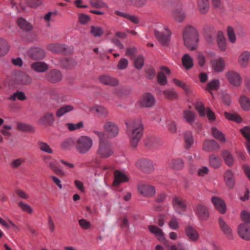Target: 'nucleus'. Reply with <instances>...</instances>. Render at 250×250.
Instances as JSON below:
<instances>
[{
    "label": "nucleus",
    "mask_w": 250,
    "mask_h": 250,
    "mask_svg": "<svg viewBox=\"0 0 250 250\" xmlns=\"http://www.w3.org/2000/svg\"><path fill=\"white\" fill-rule=\"evenodd\" d=\"M217 42L218 48L221 51L226 50L227 48L226 39L223 32L219 31L217 33Z\"/></svg>",
    "instance_id": "nucleus-39"
},
{
    "label": "nucleus",
    "mask_w": 250,
    "mask_h": 250,
    "mask_svg": "<svg viewBox=\"0 0 250 250\" xmlns=\"http://www.w3.org/2000/svg\"><path fill=\"white\" fill-rule=\"evenodd\" d=\"M185 233L187 238L190 241L196 242L199 238L198 232L191 225L185 227Z\"/></svg>",
    "instance_id": "nucleus-19"
},
{
    "label": "nucleus",
    "mask_w": 250,
    "mask_h": 250,
    "mask_svg": "<svg viewBox=\"0 0 250 250\" xmlns=\"http://www.w3.org/2000/svg\"><path fill=\"white\" fill-rule=\"evenodd\" d=\"M90 110H95L100 116L104 117H106L108 114L107 110L104 106L101 105H95L93 107L91 108Z\"/></svg>",
    "instance_id": "nucleus-52"
},
{
    "label": "nucleus",
    "mask_w": 250,
    "mask_h": 250,
    "mask_svg": "<svg viewBox=\"0 0 250 250\" xmlns=\"http://www.w3.org/2000/svg\"><path fill=\"white\" fill-rule=\"evenodd\" d=\"M237 233L242 239L250 240V226L244 223H241L238 227Z\"/></svg>",
    "instance_id": "nucleus-18"
},
{
    "label": "nucleus",
    "mask_w": 250,
    "mask_h": 250,
    "mask_svg": "<svg viewBox=\"0 0 250 250\" xmlns=\"http://www.w3.org/2000/svg\"><path fill=\"white\" fill-rule=\"evenodd\" d=\"M114 180L113 182V185L115 186H117L121 183L127 182L128 181V178L124 173L120 171L119 170H116L114 173Z\"/></svg>",
    "instance_id": "nucleus-27"
},
{
    "label": "nucleus",
    "mask_w": 250,
    "mask_h": 250,
    "mask_svg": "<svg viewBox=\"0 0 250 250\" xmlns=\"http://www.w3.org/2000/svg\"><path fill=\"white\" fill-rule=\"evenodd\" d=\"M51 99L56 101L57 103H62L68 100V96L63 93L53 91L51 93Z\"/></svg>",
    "instance_id": "nucleus-29"
},
{
    "label": "nucleus",
    "mask_w": 250,
    "mask_h": 250,
    "mask_svg": "<svg viewBox=\"0 0 250 250\" xmlns=\"http://www.w3.org/2000/svg\"><path fill=\"white\" fill-rule=\"evenodd\" d=\"M182 62L184 67L189 70L193 66L192 58L188 54H185L182 58Z\"/></svg>",
    "instance_id": "nucleus-40"
},
{
    "label": "nucleus",
    "mask_w": 250,
    "mask_h": 250,
    "mask_svg": "<svg viewBox=\"0 0 250 250\" xmlns=\"http://www.w3.org/2000/svg\"><path fill=\"white\" fill-rule=\"evenodd\" d=\"M136 166L143 171L146 173H150L154 169L152 162L146 159L142 158L138 160L136 163Z\"/></svg>",
    "instance_id": "nucleus-8"
},
{
    "label": "nucleus",
    "mask_w": 250,
    "mask_h": 250,
    "mask_svg": "<svg viewBox=\"0 0 250 250\" xmlns=\"http://www.w3.org/2000/svg\"><path fill=\"white\" fill-rule=\"evenodd\" d=\"M77 64L75 60L72 58H63L60 60V64L63 67L71 69Z\"/></svg>",
    "instance_id": "nucleus-31"
},
{
    "label": "nucleus",
    "mask_w": 250,
    "mask_h": 250,
    "mask_svg": "<svg viewBox=\"0 0 250 250\" xmlns=\"http://www.w3.org/2000/svg\"><path fill=\"white\" fill-rule=\"evenodd\" d=\"M220 148V145L214 140H206L203 145V149L209 152L217 151Z\"/></svg>",
    "instance_id": "nucleus-20"
},
{
    "label": "nucleus",
    "mask_w": 250,
    "mask_h": 250,
    "mask_svg": "<svg viewBox=\"0 0 250 250\" xmlns=\"http://www.w3.org/2000/svg\"><path fill=\"white\" fill-rule=\"evenodd\" d=\"M55 121L54 113L51 112H45L42 116L38 120L39 125L45 126L52 125Z\"/></svg>",
    "instance_id": "nucleus-14"
},
{
    "label": "nucleus",
    "mask_w": 250,
    "mask_h": 250,
    "mask_svg": "<svg viewBox=\"0 0 250 250\" xmlns=\"http://www.w3.org/2000/svg\"><path fill=\"white\" fill-rule=\"evenodd\" d=\"M125 125L131 146L136 148L143 134L144 127L142 121L140 119L131 120L126 122Z\"/></svg>",
    "instance_id": "nucleus-1"
},
{
    "label": "nucleus",
    "mask_w": 250,
    "mask_h": 250,
    "mask_svg": "<svg viewBox=\"0 0 250 250\" xmlns=\"http://www.w3.org/2000/svg\"><path fill=\"white\" fill-rule=\"evenodd\" d=\"M164 96L169 100H173L177 98V93L174 89H166L163 91Z\"/></svg>",
    "instance_id": "nucleus-53"
},
{
    "label": "nucleus",
    "mask_w": 250,
    "mask_h": 250,
    "mask_svg": "<svg viewBox=\"0 0 250 250\" xmlns=\"http://www.w3.org/2000/svg\"><path fill=\"white\" fill-rule=\"evenodd\" d=\"M38 146L41 150L49 154L53 153L52 149L47 143L42 142H39Z\"/></svg>",
    "instance_id": "nucleus-60"
},
{
    "label": "nucleus",
    "mask_w": 250,
    "mask_h": 250,
    "mask_svg": "<svg viewBox=\"0 0 250 250\" xmlns=\"http://www.w3.org/2000/svg\"><path fill=\"white\" fill-rule=\"evenodd\" d=\"M226 75L229 82L233 86L238 87L241 84L242 78L237 72L230 71L228 72Z\"/></svg>",
    "instance_id": "nucleus-16"
},
{
    "label": "nucleus",
    "mask_w": 250,
    "mask_h": 250,
    "mask_svg": "<svg viewBox=\"0 0 250 250\" xmlns=\"http://www.w3.org/2000/svg\"><path fill=\"white\" fill-rule=\"evenodd\" d=\"M182 35L185 45L191 50L195 49L198 41V34L196 29L191 25H187L183 29Z\"/></svg>",
    "instance_id": "nucleus-2"
},
{
    "label": "nucleus",
    "mask_w": 250,
    "mask_h": 250,
    "mask_svg": "<svg viewBox=\"0 0 250 250\" xmlns=\"http://www.w3.org/2000/svg\"><path fill=\"white\" fill-rule=\"evenodd\" d=\"M45 78L49 82L55 83L60 82L62 80V74L60 71L54 69L45 74Z\"/></svg>",
    "instance_id": "nucleus-12"
},
{
    "label": "nucleus",
    "mask_w": 250,
    "mask_h": 250,
    "mask_svg": "<svg viewBox=\"0 0 250 250\" xmlns=\"http://www.w3.org/2000/svg\"><path fill=\"white\" fill-rule=\"evenodd\" d=\"M149 230L153 234H155L158 238V239L163 242H166V241L164 237V233L162 229L158 228L157 226L150 225L148 227Z\"/></svg>",
    "instance_id": "nucleus-33"
},
{
    "label": "nucleus",
    "mask_w": 250,
    "mask_h": 250,
    "mask_svg": "<svg viewBox=\"0 0 250 250\" xmlns=\"http://www.w3.org/2000/svg\"><path fill=\"white\" fill-rule=\"evenodd\" d=\"M172 205L175 211L178 214H182L186 209L187 205L186 202L180 197H174L172 200Z\"/></svg>",
    "instance_id": "nucleus-7"
},
{
    "label": "nucleus",
    "mask_w": 250,
    "mask_h": 250,
    "mask_svg": "<svg viewBox=\"0 0 250 250\" xmlns=\"http://www.w3.org/2000/svg\"><path fill=\"white\" fill-rule=\"evenodd\" d=\"M212 66L216 72L222 71L225 67V62L222 58L214 59L211 62Z\"/></svg>",
    "instance_id": "nucleus-35"
},
{
    "label": "nucleus",
    "mask_w": 250,
    "mask_h": 250,
    "mask_svg": "<svg viewBox=\"0 0 250 250\" xmlns=\"http://www.w3.org/2000/svg\"><path fill=\"white\" fill-rule=\"evenodd\" d=\"M32 70L38 73L45 72L49 68L47 63L43 62H36L31 64Z\"/></svg>",
    "instance_id": "nucleus-26"
},
{
    "label": "nucleus",
    "mask_w": 250,
    "mask_h": 250,
    "mask_svg": "<svg viewBox=\"0 0 250 250\" xmlns=\"http://www.w3.org/2000/svg\"><path fill=\"white\" fill-rule=\"evenodd\" d=\"M170 165L174 169L176 170H180L183 168L184 164L182 159H176L172 160L171 161Z\"/></svg>",
    "instance_id": "nucleus-54"
},
{
    "label": "nucleus",
    "mask_w": 250,
    "mask_h": 250,
    "mask_svg": "<svg viewBox=\"0 0 250 250\" xmlns=\"http://www.w3.org/2000/svg\"><path fill=\"white\" fill-rule=\"evenodd\" d=\"M28 53L29 56L35 60H42L45 56L44 50L38 47L30 49Z\"/></svg>",
    "instance_id": "nucleus-22"
},
{
    "label": "nucleus",
    "mask_w": 250,
    "mask_h": 250,
    "mask_svg": "<svg viewBox=\"0 0 250 250\" xmlns=\"http://www.w3.org/2000/svg\"><path fill=\"white\" fill-rule=\"evenodd\" d=\"M184 140L185 148L186 149L189 148L194 143V139L192 132L189 131L185 132L184 133Z\"/></svg>",
    "instance_id": "nucleus-36"
},
{
    "label": "nucleus",
    "mask_w": 250,
    "mask_h": 250,
    "mask_svg": "<svg viewBox=\"0 0 250 250\" xmlns=\"http://www.w3.org/2000/svg\"><path fill=\"white\" fill-rule=\"evenodd\" d=\"M250 58V53L245 51L243 52L239 56L238 62L240 66L243 68L246 67L249 64V61Z\"/></svg>",
    "instance_id": "nucleus-34"
},
{
    "label": "nucleus",
    "mask_w": 250,
    "mask_h": 250,
    "mask_svg": "<svg viewBox=\"0 0 250 250\" xmlns=\"http://www.w3.org/2000/svg\"><path fill=\"white\" fill-rule=\"evenodd\" d=\"M155 103V98L150 93L144 94L140 100V105L144 107H150L152 106Z\"/></svg>",
    "instance_id": "nucleus-23"
},
{
    "label": "nucleus",
    "mask_w": 250,
    "mask_h": 250,
    "mask_svg": "<svg viewBox=\"0 0 250 250\" xmlns=\"http://www.w3.org/2000/svg\"><path fill=\"white\" fill-rule=\"evenodd\" d=\"M75 143L72 138H67L61 143V146L62 149L67 150L70 149Z\"/></svg>",
    "instance_id": "nucleus-57"
},
{
    "label": "nucleus",
    "mask_w": 250,
    "mask_h": 250,
    "mask_svg": "<svg viewBox=\"0 0 250 250\" xmlns=\"http://www.w3.org/2000/svg\"><path fill=\"white\" fill-rule=\"evenodd\" d=\"M90 4L96 8H103L107 7V4L103 0H90Z\"/></svg>",
    "instance_id": "nucleus-55"
},
{
    "label": "nucleus",
    "mask_w": 250,
    "mask_h": 250,
    "mask_svg": "<svg viewBox=\"0 0 250 250\" xmlns=\"http://www.w3.org/2000/svg\"><path fill=\"white\" fill-rule=\"evenodd\" d=\"M17 129L21 131L30 132L33 130L32 126L22 123H17Z\"/></svg>",
    "instance_id": "nucleus-59"
},
{
    "label": "nucleus",
    "mask_w": 250,
    "mask_h": 250,
    "mask_svg": "<svg viewBox=\"0 0 250 250\" xmlns=\"http://www.w3.org/2000/svg\"><path fill=\"white\" fill-rule=\"evenodd\" d=\"M48 167L57 175L62 177L64 175V172L59 168L52 161L46 162Z\"/></svg>",
    "instance_id": "nucleus-47"
},
{
    "label": "nucleus",
    "mask_w": 250,
    "mask_h": 250,
    "mask_svg": "<svg viewBox=\"0 0 250 250\" xmlns=\"http://www.w3.org/2000/svg\"><path fill=\"white\" fill-rule=\"evenodd\" d=\"M144 63V59L143 56L140 55L134 60V66L137 69L142 68Z\"/></svg>",
    "instance_id": "nucleus-61"
},
{
    "label": "nucleus",
    "mask_w": 250,
    "mask_h": 250,
    "mask_svg": "<svg viewBox=\"0 0 250 250\" xmlns=\"http://www.w3.org/2000/svg\"><path fill=\"white\" fill-rule=\"evenodd\" d=\"M137 188L139 193L146 197H152L156 192L154 187L148 184H140Z\"/></svg>",
    "instance_id": "nucleus-9"
},
{
    "label": "nucleus",
    "mask_w": 250,
    "mask_h": 250,
    "mask_svg": "<svg viewBox=\"0 0 250 250\" xmlns=\"http://www.w3.org/2000/svg\"><path fill=\"white\" fill-rule=\"evenodd\" d=\"M195 107L198 112L199 115L201 117H204L207 114V116L210 121H213L215 119V116L214 113L210 110V109L208 108L206 112L205 108L203 104L200 102H197L195 104Z\"/></svg>",
    "instance_id": "nucleus-6"
},
{
    "label": "nucleus",
    "mask_w": 250,
    "mask_h": 250,
    "mask_svg": "<svg viewBox=\"0 0 250 250\" xmlns=\"http://www.w3.org/2000/svg\"><path fill=\"white\" fill-rule=\"evenodd\" d=\"M115 14L120 17L127 19L134 24H137L139 22V18L133 15H130L128 13L123 12L119 11H115Z\"/></svg>",
    "instance_id": "nucleus-32"
},
{
    "label": "nucleus",
    "mask_w": 250,
    "mask_h": 250,
    "mask_svg": "<svg viewBox=\"0 0 250 250\" xmlns=\"http://www.w3.org/2000/svg\"><path fill=\"white\" fill-rule=\"evenodd\" d=\"M224 179L226 186L229 189H232L235 184L234 173L229 169L226 170L224 174Z\"/></svg>",
    "instance_id": "nucleus-21"
},
{
    "label": "nucleus",
    "mask_w": 250,
    "mask_h": 250,
    "mask_svg": "<svg viewBox=\"0 0 250 250\" xmlns=\"http://www.w3.org/2000/svg\"><path fill=\"white\" fill-rule=\"evenodd\" d=\"M211 133L212 136L220 142L224 143L226 141V138L224 134L216 127H212Z\"/></svg>",
    "instance_id": "nucleus-37"
},
{
    "label": "nucleus",
    "mask_w": 250,
    "mask_h": 250,
    "mask_svg": "<svg viewBox=\"0 0 250 250\" xmlns=\"http://www.w3.org/2000/svg\"><path fill=\"white\" fill-rule=\"evenodd\" d=\"M47 49L53 53H61L63 54H67L69 53V51L67 47L62 44L50 43L47 46Z\"/></svg>",
    "instance_id": "nucleus-17"
},
{
    "label": "nucleus",
    "mask_w": 250,
    "mask_h": 250,
    "mask_svg": "<svg viewBox=\"0 0 250 250\" xmlns=\"http://www.w3.org/2000/svg\"><path fill=\"white\" fill-rule=\"evenodd\" d=\"M219 84L218 80H213L207 84L206 89L211 93L210 90H217L219 88Z\"/></svg>",
    "instance_id": "nucleus-56"
},
{
    "label": "nucleus",
    "mask_w": 250,
    "mask_h": 250,
    "mask_svg": "<svg viewBox=\"0 0 250 250\" xmlns=\"http://www.w3.org/2000/svg\"><path fill=\"white\" fill-rule=\"evenodd\" d=\"M239 103L244 110H250V99L248 97L245 95L241 96L239 99Z\"/></svg>",
    "instance_id": "nucleus-50"
},
{
    "label": "nucleus",
    "mask_w": 250,
    "mask_h": 250,
    "mask_svg": "<svg viewBox=\"0 0 250 250\" xmlns=\"http://www.w3.org/2000/svg\"><path fill=\"white\" fill-rule=\"evenodd\" d=\"M164 30L165 31L163 33L156 31L155 36L161 44L167 45L170 39L171 32L167 27H164Z\"/></svg>",
    "instance_id": "nucleus-13"
},
{
    "label": "nucleus",
    "mask_w": 250,
    "mask_h": 250,
    "mask_svg": "<svg viewBox=\"0 0 250 250\" xmlns=\"http://www.w3.org/2000/svg\"><path fill=\"white\" fill-rule=\"evenodd\" d=\"M209 165L214 168H219L222 163L221 159L215 154H211L208 158Z\"/></svg>",
    "instance_id": "nucleus-41"
},
{
    "label": "nucleus",
    "mask_w": 250,
    "mask_h": 250,
    "mask_svg": "<svg viewBox=\"0 0 250 250\" xmlns=\"http://www.w3.org/2000/svg\"><path fill=\"white\" fill-rule=\"evenodd\" d=\"M194 211L200 220H206L209 216L207 208L202 204H197L194 208Z\"/></svg>",
    "instance_id": "nucleus-15"
},
{
    "label": "nucleus",
    "mask_w": 250,
    "mask_h": 250,
    "mask_svg": "<svg viewBox=\"0 0 250 250\" xmlns=\"http://www.w3.org/2000/svg\"><path fill=\"white\" fill-rule=\"evenodd\" d=\"M218 224L220 229L223 234L229 239H233L232 229L222 217L219 218Z\"/></svg>",
    "instance_id": "nucleus-10"
},
{
    "label": "nucleus",
    "mask_w": 250,
    "mask_h": 250,
    "mask_svg": "<svg viewBox=\"0 0 250 250\" xmlns=\"http://www.w3.org/2000/svg\"><path fill=\"white\" fill-rule=\"evenodd\" d=\"M103 128L109 138L115 137L119 134V126L114 122L110 121L105 122Z\"/></svg>",
    "instance_id": "nucleus-5"
},
{
    "label": "nucleus",
    "mask_w": 250,
    "mask_h": 250,
    "mask_svg": "<svg viewBox=\"0 0 250 250\" xmlns=\"http://www.w3.org/2000/svg\"><path fill=\"white\" fill-rule=\"evenodd\" d=\"M83 123L80 122L77 124L67 123L66 124V126L70 131H74L75 130L79 129L83 127Z\"/></svg>",
    "instance_id": "nucleus-63"
},
{
    "label": "nucleus",
    "mask_w": 250,
    "mask_h": 250,
    "mask_svg": "<svg viewBox=\"0 0 250 250\" xmlns=\"http://www.w3.org/2000/svg\"><path fill=\"white\" fill-rule=\"evenodd\" d=\"M241 219L245 224L250 223V213L247 210H243L241 213Z\"/></svg>",
    "instance_id": "nucleus-64"
},
{
    "label": "nucleus",
    "mask_w": 250,
    "mask_h": 250,
    "mask_svg": "<svg viewBox=\"0 0 250 250\" xmlns=\"http://www.w3.org/2000/svg\"><path fill=\"white\" fill-rule=\"evenodd\" d=\"M9 45L7 41L0 38V56L5 55L8 52Z\"/></svg>",
    "instance_id": "nucleus-48"
},
{
    "label": "nucleus",
    "mask_w": 250,
    "mask_h": 250,
    "mask_svg": "<svg viewBox=\"0 0 250 250\" xmlns=\"http://www.w3.org/2000/svg\"><path fill=\"white\" fill-rule=\"evenodd\" d=\"M225 116L227 119L233 121L237 123H240L242 121V119L237 114L225 112Z\"/></svg>",
    "instance_id": "nucleus-58"
},
{
    "label": "nucleus",
    "mask_w": 250,
    "mask_h": 250,
    "mask_svg": "<svg viewBox=\"0 0 250 250\" xmlns=\"http://www.w3.org/2000/svg\"><path fill=\"white\" fill-rule=\"evenodd\" d=\"M14 80L19 84L29 85L32 82V79L30 76L21 71L15 73Z\"/></svg>",
    "instance_id": "nucleus-11"
},
{
    "label": "nucleus",
    "mask_w": 250,
    "mask_h": 250,
    "mask_svg": "<svg viewBox=\"0 0 250 250\" xmlns=\"http://www.w3.org/2000/svg\"><path fill=\"white\" fill-rule=\"evenodd\" d=\"M74 109L73 106L71 105H65L59 108L56 113L57 117L60 118L65 114L72 111Z\"/></svg>",
    "instance_id": "nucleus-43"
},
{
    "label": "nucleus",
    "mask_w": 250,
    "mask_h": 250,
    "mask_svg": "<svg viewBox=\"0 0 250 250\" xmlns=\"http://www.w3.org/2000/svg\"><path fill=\"white\" fill-rule=\"evenodd\" d=\"M170 70L168 68L162 67L161 70L157 76L158 83L161 85H165L167 83L166 75H169Z\"/></svg>",
    "instance_id": "nucleus-28"
},
{
    "label": "nucleus",
    "mask_w": 250,
    "mask_h": 250,
    "mask_svg": "<svg viewBox=\"0 0 250 250\" xmlns=\"http://www.w3.org/2000/svg\"><path fill=\"white\" fill-rule=\"evenodd\" d=\"M197 7L199 11L202 14L207 13L209 9L208 0H198Z\"/></svg>",
    "instance_id": "nucleus-44"
},
{
    "label": "nucleus",
    "mask_w": 250,
    "mask_h": 250,
    "mask_svg": "<svg viewBox=\"0 0 250 250\" xmlns=\"http://www.w3.org/2000/svg\"><path fill=\"white\" fill-rule=\"evenodd\" d=\"M171 16L175 21L182 23L186 18V13L181 8L178 7L172 10Z\"/></svg>",
    "instance_id": "nucleus-24"
},
{
    "label": "nucleus",
    "mask_w": 250,
    "mask_h": 250,
    "mask_svg": "<svg viewBox=\"0 0 250 250\" xmlns=\"http://www.w3.org/2000/svg\"><path fill=\"white\" fill-rule=\"evenodd\" d=\"M227 32L229 42L232 43H234L236 41V36L233 29L230 26H228Z\"/></svg>",
    "instance_id": "nucleus-62"
},
{
    "label": "nucleus",
    "mask_w": 250,
    "mask_h": 250,
    "mask_svg": "<svg viewBox=\"0 0 250 250\" xmlns=\"http://www.w3.org/2000/svg\"><path fill=\"white\" fill-rule=\"evenodd\" d=\"M221 154L227 165L231 166L233 165L234 159L231 154L228 150L223 151Z\"/></svg>",
    "instance_id": "nucleus-45"
},
{
    "label": "nucleus",
    "mask_w": 250,
    "mask_h": 250,
    "mask_svg": "<svg viewBox=\"0 0 250 250\" xmlns=\"http://www.w3.org/2000/svg\"><path fill=\"white\" fill-rule=\"evenodd\" d=\"M93 145L92 139L86 136H82L75 141V146L76 150L81 154L87 153Z\"/></svg>",
    "instance_id": "nucleus-3"
},
{
    "label": "nucleus",
    "mask_w": 250,
    "mask_h": 250,
    "mask_svg": "<svg viewBox=\"0 0 250 250\" xmlns=\"http://www.w3.org/2000/svg\"><path fill=\"white\" fill-rule=\"evenodd\" d=\"M90 33L95 37H100L104 34V30L101 26L92 25L90 27Z\"/></svg>",
    "instance_id": "nucleus-51"
},
{
    "label": "nucleus",
    "mask_w": 250,
    "mask_h": 250,
    "mask_svg": "<svg viewBox=\"0 0 250 250\" xmlns=\"http://www.w3.org/2000/svg\"><path fill=\"white\" fill-rule=\"evenodd\" d=\"M240 131L247 140L246 146L249 153L250 154V127L248 126H246L244 128H241Z\"/></svg>",
    "instance_id": "nucleus-38"
},
{
    "label": "nucleus",
    "mask_w": 250,
    "mask_h": 250,
    "mask_svg": "<svg viewBox=\"0 0 250 250\" xmlns=\"http://www.w3.org/2000/svg\"><path fill=\"white\" fill-rule=\"evenodd\" d=\"M99 80L101 83L105 84L115 86L119 83L118 80L108 75H103L99 77Z\"/></svg>",
    "instance_id": "nucleus-25"
},
{
    "label": "nucleus",
    "mask_w": 250,
    "mask_h": 250,
    "mask_svg": "<svg viewBox=\"0 0 250 250\" xmlns=\"http://www.w3.org/2000/svg\"><path fill=\"white\" fill-rule=\"evenodd\" d=\"M114 151L111 144L106 141L99 143L97 154L102 158H107L113 154Z\"/></svg>",
    "instance_id": "nucleus-4"
},
{
    "label": "nucleus",
    "mask_w": 250,
    "mask_h": 250,
    "mask_svg": "<svg viewBox=\"0 0 250 250\" xmlns=\"http://www.w3.org/2000/svg\"><path fill=\"white\" fill-rule=\"evenodd\" d=\"M211 202L215 208L221 213L223 214L226 212V205L225 203L220 198L217 197H213L211 198Z\"/></svg>",
    "instance_id": "nucleus-30"
},
{
    "label": "nucleus",
    "mask_w": 250,
    "mask_h": 250,
    "mask_svg": "<svg viewBox=\"0 0 250 250\" xmlns=\"http://www.w3.org/2000/svg\"><path fill=\"white\" fill-rule=\"evenodd\" d=\"M183 118L186 122L192 125L195 118V114L192 111L188 110H185L183 111Z\"/></svg>",
    "instance_id": "nucleus-46"
},
{
    "label": "nucleus",
    "mask_w": 250,
    "mask_h": 250,
    "mask_svg": "<svg viewBox=\"0 0 250 250\" xmlns=\"http://www.w3.org/2000/svg\"><path fill=\"white\" fill-rule=\"evenodd\" d=\"M17 24L20 28L25 31H29L32 29L31 24L22 18L18 19Z\"/></svg>",
    "instance_id": "nucleus-42"
},
{
    "label": "nucleus",
    "mask_w": 250,
    "mask_h": 250,
    "mask_svg": "<svg viewBox=\"0 0 250 250\" xmlns=\"http://www.w3.org/2000/svg\"><path fill=\"white\" fill-rule=\"evenodd\" d=\"M8 99L12 101H15L16 100L22 101L26 99V97L23 92L17 91L9 96Z\"/></svg>",
    "instance_id": "nucleus-49"
}]
</instances>
